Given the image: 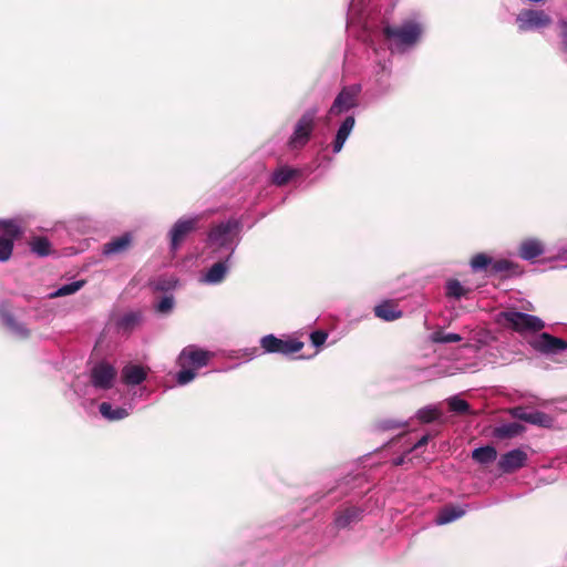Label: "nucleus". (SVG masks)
<instances>
[{"instance_id": "nucleus-1", "label": "nucleus", "mask_w": 567, "mask_h": 567, "mask_svg": "<svg viewBox=\"0 0 567 567\" xmlns=\"http://www.w3.org/2000/svg\"><path fill=\"white\" fill-rule=\"evenodd\" d=\"M423 33V23L415 19H406L399 25L386 24L382 29L384 39L390 42V48L401 52L416 45Z\"/></svg>"}, {"instance_id": "nucleus-2", "label": "nucleus", "mask_w": 567, "mask_h": 567, "mask_svg": "<svg viewBox=\"0 0 567 567\" xmlns=\"http://www.w3.org/2000/svg\"><path fill=\"white\" fill-rule=\"evenodd\" d=\"M499 321L518 333L538 332L545 328V322L540 318L515 310L502 311Z\"/></svg>"}, {"instance_id": "nucleus-3", "label": "nucleus", "mask_w": 567, "mask_h": 567, "mask_svg": "<svg viewBox=\"0 0 567 567\" xmlns=\"http://www.w3.org/2000/svg\"><path fill=\"white\" fill-rule=\"evenodd\" d=\"M317 112V109H309L297 121L293 133L288 140V146L291 150L302 148L309 142L315 130Z\"/></svg>"}, {"instance_id": "nucleus-4", "label": "nucleus", "mask_w": 567, "mask_h": 567, "mask_svg": "<svg viewBox=\"0 0 567 567\" xmlns=\"http://www.w3.org/2000/svg\"><path fill=\"white\" fill-rule=\"evenodd\" d=\"M23 235V228L14 219L0 220V261L10 259L13 251V243Z\"/></svg>"}, {"instance_id": "nucleus-5", "label": "nucleus", "mask_w": 567, "mask_h": 567, "mask_svg": "<svg viewBox=\"0 0 567 567\" xmlns=\"http://www.w3.org/2000/svg\"><path fill=\"white\" fill-rule=\"evenodd\" d=\"M260 346L268 353L292 354L301 351L305 344L296 338L279 339L267 334L261 338Z\"/></svg>"}, {"instance_id": "nucleus-6", "label": "nucleus", "mask_w": 567, "mask_h": 567, "mask_svg": "<svg viewBox=\"0 0 567 567\" xmlns=\"http://www.w3.org/2000/svg\"><path fill=\"white\" fill-rule=\"evenodd\" d=\"M360 92L361 86L359 84L342 87L330 106L329 114L340 115L343 112H348L349 110L357 107L359 105Z\"/></svg>"}, {"instance_id": "nucleus-7", "label": "nucleus", "mask_w": 567, "mask_h": 567, "mask_svg": "<svg viewBox=\"0 0 567 567\" xmlns=\"http://www.w3.org/2000/svg\"><path fill=\"white\" fill-rule=\"evenodd\" d=\"M200 221L199 216L192 218H181L172 227L169 231L171 237V249L176 251L188 235L194 233L198 228Z\"/></svg>"}, {"instance_id": "nucleus-8", "label": "nucleus", "mask_w": 567, "mask_h": 567, "mask_svg": "<svg viewBox=\"0 0 567 567\" xmlns=\"http://www.w3.org/2000/svg\"><path fill=\"white\" fill-rule=\"evenodd\" d=\"M528 343L535 351L543 354H555L567 350V341L547 332L532 337Z\"/></svg>"}, {"instance_id": "nucleus-9", "label": "nucleus", "mask_w": 567, "mask_h": 567, "mask_svg": "<svg viewBox=\"0 0 567 567\" xmlns=\"http://www.w3.org/2000/svg\"><path fill=\"white\" fill-rule=\"evenodd\" d=\"M517 24L519 31H527L529 29L548 27L551 23L550 17L543 10L527 9L523 10L517 16Z\"/></svg>"}, {"instance_id": "nucleus-10", "label": "nucleus", "mask_w": 567, "mask_h": 567, "mask_svg": "<svg viewBox=\"0 0 567 567\" xmlns=\"http://www.w3.org/2000/svg\"><path fill=\"white\" fill-rule=\"evenodd\" d=\"M238 227V221L230 219L213 226L208 233V241L218 247H227L233 243V230Z\"/></svg>"}, {"instance_id": "nucleus-11", "label": "nucleus", "mask_w": 567, "mask_h": 567, "mask_svg": "<svg viewBox=\"0 0 567 567\" xmlns=\"http://www.w3.org/2000/svg\"><path fill=\"white\" fill-rule=\"evenodd\" d=\"M182 370L177 373V383L184 385L195 378V370L208 364L209 357H179Z\"/></svg>"}, {"instance_id": "nucleus-12", "label": "nucleus", "mask_w": 567, "mask_h": 567, "mask_svg": "<svg viewBox=\"0 0 567 567\" xmlns=\"http://www.w3.org/2000/svg\"><path fill=\"white\" fill-rule=\"evenodd\" d=\"M116 379V370L106 362H100L91 370V382L95 388L110 389Z\"/></svg>"}, {"instance_id": "nucleus-13", "label": "nucleus", "mask_w": 567, "mask_h": 567, "mask_svg": "<svg viewBox=\"0 0 567 567\" xmlns=\"http://www.w3.org/2000/svg\"><path fill=\"white\" fill-rule=\"evenodd\" d=\"M526 462L527 453L520 449H515L501 456L498 467L504 473H512L525 466Z\"/></svg>"}, {"instance_id": "nucleus-14", "label": "nucleus", "mask_w": 567, "mask_h": 567, "mask_svg": "<svg viewBox=\"0 0 567 567\" xmlns=\"http://www.w3.org/2000/svg\"><path fill=\"white\" fill-rule=\"evenodd\" d=\"M234 249L230 251L225 260L215 262L207 271L205 280L209 284H219L225 279V276L229 269V260L233 256Z\"/></svg>"}, {"instance_id": "nucleus-15", "label": "nucleus", "mask_w": 567, "mask_h": 567, "mask_svg": "<svg viewBox=\"0 0 567 567\" xmlns=\"http://www.w3.org/2000/svg\"><path fill=\"white\" fill-rule=\"evenodd\" d=\"M374 315L382 320L393 321L402 317V311L394 301L385 300L374 307Z\"/></svg>"}, {"instance_id": "nucleus-16", "label": "nucleus", "mask_w": 567, "mask_h": 567, "mask_svg": "<svg viewBox=\"0 0 567 567\" xmlns=\"http://www.w3.org/2000/svg\"><path fill=\"white\" fill-rule=\"evenodd\" d=\"M355 124V120L353 116H347L344 121L341 123L339 130L337 131L336 138L333 141L332 147L334 153H339L348 136L350 135L353 126Z\"/></svg>"}, {"instance_id": "nucleus-17", "label": "nucleus", "mask_w": 567, "mask_h": 567, "mask_svg": "<svg viewBox=\"0 0 567 567\" xmlns=\"http://www.w3.org/2000/svg\"><path fill=\"white\" fill-rule=\"evenodd\" d=\"M544 254V246L537 239H527L523 241L518 249V255L525 260H532Z\"/></svg>"}, {"instance_id": "nucleus-18", "label": "nucleus", "mask_w": 567, "mask_h": 567, "mask_svg": "<svg viewBox=\"0 0 567 567\" xmlns=\"http://www.w3.org/2000/svg\"><path fill=\"white\" fill-rule=\"evenodd\" d=\"M132 243V236L124 234L120 237L113 238L111 241L103 246L104 255H113L126 251Z\"/></svg>"}, {"instance_id": "nucleus-19", "label": "nucleus", "mask_w": 567, "mask_h": 567, "mask_svg": "<svg viewBox=\"0 0 567 567\" xmlns=\"http://www.w3.org/2000/svg\"><path fill=\"white\" fill-rule=\"evenodd\" d=\"M146 378V371L140 365H126L122 370V379L128 385H137Z\"/></svg>"}, {"instance_id": "nucleus-20", "label": "nucleus", "mask_w": 567, "mask_h": 567, "mask_svg": "<svg viewBox=\"0 0 567 567\" xmlns=\"http://www.w3.org/2000/svg\"><path fill=\"white\" fill-rule=\"evenodd\" d=\"M142 321L141 312H127L123 315L116 322L117 329L128 333L133 331Z\"/></svg>"}, {"instance_id": "nucleus-21", "label": "nucleus", "mask_w": 567, "mask_h": 567, "mask_svg": "<svg viewBox=\"0 0 567 567\" xmlns=\"http://www.w3.org/2000/svg\"><path fill=\"white\" fill-rule=\"evenodd\" d=\"M3 324L19 339H25L29 337V330L20 322L16 320V318L9 313L4 312L2 315Z\"/></svg>"}, {"instance_id": "nucleus-22", "label": "nucleus", "mask_w": 567, "mask_h": 567, "mask_svg": "<svg viewBox=\"0 0 567 567\" xmlns=\"http://www.w3.org/2000/svg\"><path fill=\"white\" fill-rule=\"evenodd\" d=\"M29 246L31 251L39 257H45L52 252L51 243L43 236L33 237L29 241Z\"/></svg>"}, {"instance_id": "nucleus-23", "label": "nucleus", "mask_w": 567, "mask_h": 567, "mask_svg": "<svg viewBox=\"0 0 567 567\" xmlns=\"http://www.w3.org/2000/svg\"><path fill=\"white\" fill-rule=\"evenodd\" d=\"M472 457L480 464H488L496 460L497 452L493 446H483L472 452Z\"/></svg>"}, {"instance_id": "nucleus-24", "label": "nucleus", "mask_w": 567, "mask_h": 567, "mask_svg": "<svg viewBox=\"0 0 567 567\" xmlns=\"http://www.w3.org/2000/svg\"><path fill=\"white\" fill-rule=\"evenodd\" d=\"M517 265L513 264L512 261L507 259H499V260H492L491 268L488 271L491 274H505L506 276L516 275L517 271Z\"/></svg>"}, {"instance_id": "nucleus-25", "label": "nucleus", "mask_w": 567, "mask_h": 567, "mask_svg": "<svg viewBox=\"0 0 567 567\" xmlns=\"http://www.w3.org/2000/svg\"><path fill=\"white\" fill-rule=\"evenodd\" d=\"M100 413L103 417L110 421H117L126 417L128 415V411L124 408L113 409L112 405L107 402H103L100 405Z\"/></svg>"}, {"instance_id": "nucleus-26", "label": "nucleus", "mask_w": 567, "mask_h": 567, "mask_svg": "<svg viewBox=\"0 0 567 567\" xmlns=\"http://www.w3.org/2000/svg\"><path fill=\"white\" fill-rule=\"evenodd\" d=\"M299 174L298 169L289 167H280L272 174V183L277 186H284L288 184L295 176Z\"/></svg>"}, {"instance_id": "nucleus-27", "label": "nucleus", "mask_w": 567, "mask_h": 567, "mask_svg": "<svg viewBox=\"0 0 567 567\" xmlns=\"http://www.w3.org/2000/svg\"><path fill=\"white\" fill-rule=\"evenodd\" d=\"M464 511L456 507L444 508L435 518L437 525L451 523L464 515Z\"/></svg>"}, {"instance_id": "nucleus-28", "label": "nucleus", "mask_w": 567, "mask_h": 567, "mask_svg": "<svg viewBox=\"0 0 567 567\" xmlns=\"http://www.w3.org/2000/svg\"><path fill=\"white\" fill-rule=\"evenodd\" d=\"M85 285V280H78L63 285L50 295L51 298L64 297L78 292Z\"/></svg>"}, {"instance_id": "nucleus-29", "label": "nucleus", "mask_w": 567, "mask_h": 567, "mask_svg": "<svg viewBox=\"0 0 567 567\" xmlns=\"http://www.w3.org/2000/svg\"><path fill=\"white\" fill-rule=\"evenodd\" d=\"M470 290L464 288L456 279H451L446 284V296L450 298L461 299L466 296Z\"/></svg>"}, {"instance_id": "nucleus-30", "label": "nucleus", "mask_w": 567, "mask_h": 567, "mask_svg": "<svg viewBox=\"0 0 567 567\" xmlns=\"http://www.w3.org/2000/svg\"><path fill=\"white\" fill-rule=\"evenodd\" d=\"M431 339L436 343H452L460 342L462 337L457 333L445 332L443 330H437L431 334Z\"/></svg>"}, {"instance_id": "nucleus-31", "label": "nucleus", "mask_w": 567, "mask_h": 567, "mask_svg": "<svg viewBox=\"0 0 567 567\" xmlns=\"http://www.w3.org/2000/svg\"><path fill=\"white\" fill-rule=\"evenodd\" d=\"M492 258L483 252L475 255L471 259V267L473 270H488L492 265Z\"/></svg>"}, {"instance_id": "nucleus-32", "label": "nucleus", "mask_w": 567, "mask_h": 567, "mask_svg": "<svg viewBox=\"0 0 567 567\" xmlns=\"http://www.w3.org/2000/svg\"><path fill=\"white\" fill-rule=\"evenodd\" d=\"M447 403L450 409L457 413H466L470 409L467 402L457 396L450 398Z\"/></svg>"}, {"instance_id": "nucleus-33", "label": "nucleus", "mask_w": 567, "mask_h": 567, "mask_svg": "<svg viewBox=\"0 0 567 567\" xmlns=\"http://www.w3.org/2000/svg\"><path fill=\"white\" fill-rule=\"evenodd\" d=\"M177 280L174 278H158L155 284L154 288L157 291H169L176 287Z\"/></svg>"}, {"instance_id": "nucleus-34", "label": "nucleus", "mask_w": 567, "mask_h": 567, "mask_svg": "<svg viewBox=\"0 0 567 567\" xmlns=\"http://www.w3.org/2000/svg\"><path fill=\"white\" fill-rule=\"evenodd\" d=\"M417 417L422 422L429 423L439 417V411L435 408H424L417 411Z\"/></svg>"}, {"instance_id": "nucleus-35", "label": "nucleus", "mask_w": 567, "mask_h": 567, "mask_svg": "<svg viewBox=\"0 0 567 567\" xmlns=\"http://www.w3.org/2000/svg\"><path fill=\"white\" fill-rule=\"evenodd\" d=\"M357 517L358 512L355 509H348L336 518V524L338 527H344Z\"/></svg>"}, {"instance_id": "nucleus-36", "label": "nucleus", "mask_w": 567, "mask_h": 567, "mask_svg": "<svg viewBox=\"0 0 567 567\" xmlns=\"http://www.w3.org/2000/svg\"><path fill=\"white\" fill-rule=\"evenodd\" d=\"M518 416L533 424L547 425L548 423V417L543 413L519 414Z\"/></svg>"}, {"instance_id": "nucleus-37", "label": "nucleus", "mask_w": 567, "mask_h": 567, "mask_svg": "<svg viewBox=\"0 0 567 567\" xmlns=\"http://www.w3.org/2000/svg\"><path fill=\"white\" fill-rule=\"evenodd\" d=\"M174 307L173 296H164L156 305V310L159 313H168Z\"/></svg>"}, {"instance_id": "nucleus-38", "label": "nucleus", "mask_w": 567, "mask_h": 567, "mask_svg": "<svg viewBox=\"0 0 567 567\" xmlns=\"http://www.w3.org/2000/svg\"><path fill=\"white\" fill-rule=\"evenodd\" d=\"M328 339V332L324 330H316L310 333V341L313 347L320 348Z\"/></svg>"}, {"instance_id": "nucleus-39", "label": "nucleus", "mask_w": 567, "mask_h": 567, "mask_svg": "<svg viewBox=\"0 0 567 567\" xmlns=\"http://www.w3.org/2000/svg\"><path fill=\"white\" fill-rule=\"evenodd\" d=\"M518 427L517 424L503 425L496 430V434L499 437H511L518 433Z\"/></svg>"}, {"instance_id": "nucleus-40", "label": "nucleus", "mask_w": 567, "mask_h": 567, "mask_svg": "<svg viewBox=\"0 0 567 567\" xmlns=\"http://www.w3.org/2000/svg\"><path fill=\"white\" fill-rule=\"evenodd\" d=\"M179 354H213L212 352L207 350H203L196 344H189L185 347Z\"/></svg>"}, {"instance_id": "nucleus-41", "label": "nucleus", "mask_w": 567, "mask_h": 567, "mask_svg": "<svg viewBox=\"0 0 567 567\" xmlns=\"http://www.w3.org/2000/svg\"><path fill=\"white\" fill-rule=\"evenodd\" d=\"M558 27L560 28V37H561V45L563 50L567 52V21L560 20L558 22Z\"/></svg>"}, {"instance_id": "nucleus-42", "label": "nucleus", "mask_w": 567, "mask_h": 567, "mask_svg": "<svg viewBox=\"0 0 567 567\" xmlns=\"http://www.w3.org/2000/svg\"><path fill=\"white\" fill-rule=\"evenodd\" d=\"M429 437L425 435L419 440V442L414 445V449L421 447L427 443Z\"/></svg>"}, {"instance_id": "nucleus-43", "label": "nucleus", "mask_w": 567, "mask_h": 567, "mask_svg": "<svg viewBox=\"0 0 567 567\" xmlns=\"http://www.w3.org/2000/svg\"><path fill=\"white\" fill-rule=\"evenodd\" d=\"M395 426H400L399 424H386L384 427L385 429H391V427H395Z\"/></svg>"}, {"instance_id": "nucleus-44", "label": "nucleus", "mask_w": 567, "mask_h": 567, "mask_svg": "<svg viewBox=\"0 0 567 567\" xmlns=\"http://www.w3.org/2000/svg\"><path fill=\"white\" fill-rule=\"evenodd\" d=\"M452 358H453V357H451V355L445 357V359H452ZM454 358H455V359H460L461 357H454Z\"/></svg>"}]
</instances>
